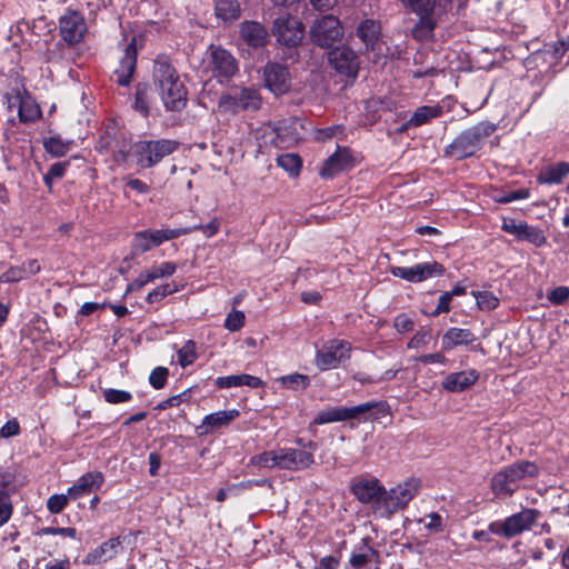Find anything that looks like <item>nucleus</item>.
I'll return each mask as SVG.
<instances>
[{
  "mask_svg": "<svg viewBox=\"0 0 569 569\" xmlns=\"http://www.w3.org/2000/svg\"><path fill=\"white\" fill-rule=\"evenodd\" d=\"M408 6L412 12L419 16L418 27L425 29L428 33L436 28V21L432 18L436 1L435 0H408Z\"/></svg>",
  "mask_w": 569,
  "mask_h": 569,
  "instance_id": "5701e85b",
  "label": "nucleus"
},
{
  "mask_svg": "<svg viewBox=\"0 0 569 569\" xmlns=\"http://www.w3.org/2000/svg\"><path fill=\"white\" fill-rule=\"evenodd\" d=\"M137 64V47L136 40L132 39L126 46L123 56L120 60L119 67L114 70L116 81L118 84L127 87L130 84Z\"/></svg>",
  "mask_w": 569,
  "mask_h": 569,
  "instance_id": "a211bd4d",
  "label": "nucleus"
},
{
  "mask_svg": "<svg viewBox=\"0 0 569 569\" xmlns=\"http://www.w3.org/2000/svg\"><path fill=\"white\" fill-rule=\"evenodd\" d=\"M38 535H61L74 539L77 537V530L72 527H46L40 529Z\"/></svg>",
  "mask_w": 569,
  "mask_h": 569,
  "instance_id": "e2e57ef3",
  "label": "nucleus"
},
{
  "mask_svg": "<svg viewBox=\"0 0 569 569\" xmlns=\"http://www.w3.org/2000/svg\"><path fill=\"white\" fill-rule=\"evenodd\" d=\"M519 488L520 486H516L505 468L497 471L490 480L491 492L497 499L510 498Z\"/></svg>",
  "mask_w": 569,
  "mask_h": 569,
  "instance_id": "393cba45",
  "label": "nucleus"
},
{
  "mask_svg": "<svg viewBox=\"0 0 569 569\" xmlns=\"http://www.w3.org/2000/svg\"><path fill=\"white\" fill-rule=\"evenodd\" d=\"M496 130V123L489 120L480 121L459 132L451 143L445 147L443 154L459 161L471 158Z\"/></svg>",
  "mask_w": 569,
  "mask_h": 569,
  "instance_id": "f03ea898",
  "label": "nucleus"
},
{
  "mask_svg": "<svg viewBox=\"0 0 569 569\" xmlns=\"http://www.w3.org/2000/svg\"><path fill=\"white\" fill-rule=\"evenodd\" d=\"M69 167V161L54 162L50 166L48 172L43 176L44 184L51 190L53 180L62 178Z\"/></svg>",
  "mask_w": 569,
  "mask_h": 569,
  "instance_id": "a18cd8bd",
  "label": "nucleus"
},
{
  "mask_svg": "<svg viewBox=\"0 0 569 569\" xmlns=\"http://www.w3.org/2000/svg\"><path fill=\"white\" fill-rule=\"evenodd\" d=\"M443 114V108L440 104L421 106L417 108L413 113L402 122L399 127L393 129V133H403L410 128H418L431 122Z\"/></svg>",
  "mask_w": 569,
  "mask_h": 569,
  "instance_id": "f3484780",
  "label": "nucleus"
},
{
  "mask_svg": "<svg viewBox=\"0 0 569 569\" xmlns=\"http://www.w3.org/2000/svg\"><path fill=\"white\" fill-rule=\"evenodd\" d=\"M431 338H432L431 329L429 327H422L408 341L407 348L408 349H419L421 347H425V346L429 345Z\"/></svg>",
  "mask_w": 569,
  "mask_h": 569,
  "instance_id": "49530a36",
  "label": "nucleus"
},
{
  "mask_svg": "<svg viewBox=\"0 0 569 569\" xmlns=\"http://www.w3.org/2000/svg\"><path fill=\"white\" fill-rule=\"evenodd\" d=\"M176 264L170 261L162 262L160 266L152 267L150 270L151 273L154 276V280L163 277H169L174 273L176 271Z\"/></svg>",
  "mask_w": 569,
  "mask_h": 569,
  "instance_id": "0e129e2a",
  "label": "nucleus"
},
{
  "mask_svg": "<svg viewBox=\"0 0 569 569\" xmlns=\"http://www.w3.org/2000/svg\"><path fill=\"white\" fill-rule=\"evenodd\" d=\"M152 82L164 108L181 111L188 101V90L168 57L159 56L153 62Z\"/></svg>",
  "mask_w": 569,
  "mask_h": 569,
  "instance_id": "f257e3e1",
  "label": "nucleus"
},
{
  "mask_svg": "<svg viewBox=\"0 0 569 569\" xmlns=\"http://www.w3.org/2000/svg\"><path fill=\"white\" fill-rule=\"evenodd\" d=\"M59 29L62 39L70 44H74L83 39L87 24L79 12L68 11L60 18Z\"/></svg>",
  "mask_w": 569,
  "mask_h": 569,
  "instance_id": "2eb2a0df",
  "label": "nucleus"
},
{
  "mask_svg": "<svg viewBox=\"0 0 569 569\" xmlns=\"http://www.w3.org/2000/svg\"><path fill=\"white\" fill-rule=\"evenodd\" d=\"M548 299L556 306L563 305L569 299V288L565 286L557 287L548 293Z\"/></svg>",
  "mask_w": 569,
  "mask_h": 569,
  "instance_id": "052dcab7",
  "label": "nucleus"
},
{
  "mask_svg": "<svg viewBox=\"0 0 569 569\" xmlns=\"http://www.w3.org/2000/svg\"><path fill=\"white\" fill-rule=\"evenodd\" d=\"M511 480L519 486V482L526 478H537L540 469L538 465L529 460H518L513 463L503 467Z\"/></svg>",
  "mask_w": 569,
  "mask_h": 569,
  "instance_id": "bb28decb",
  "label": "nucleus"
},
{
  "mask_svg": "<svg viewBox=\"0 0 569 569\" xmlns=\"http://www.w3.org/2000/svg\"><path fill=\"white\" fill-rule=\"evenodd\" d=\"M375 551L369 548H362L360 551L352 552L349 563L352 569H369V565L372 562Z\"/></svg>",
  "mask_w": 569,
  "mask_h": 569,
  "instance_id": "4c0bfd02",
  "label": "nucleus"
},
{
  "mask_svg": "<svg viewBox=\"0 0 569 569\" xmlns=\"http://www.w3.org/2000/svg\"><path fill=\"white\" fill-rule=\"evenodd\" d=\"M479 380V372L476 369L451 372L442 381V389L448 392L459 393L470 389Z\"/></svg>",
  "mask_w": 569,
  "mask_h": 569,
  "instance_id": "6ab92c4d",
  "label": "nucleus"
},
{
  "mask_svg": "<svg viewBox=\"0 0 569 569\" xmlns=\"http://www.w3.org/2000/svg\"><path fill=\"white\" fill-rule=\"evenodd\" d=\"M330 66L340 74L355 79L359 71V59L353 50L347 47L336 48L328 53Z\"/></svg>",
  "mask_w": 569,
  "mask_h": 569,
  "instance_id": "4468645a",
  "label": "nucleus"
},
{
  "mask_svg": "<svg viewBox=\"0 0 569 569\" xmlns=\"http://www.w3.org/2000/svg\"><path fill=\"white\" fill-rule=\"evenodd\" d=\"M446 268L438 261L417 263L411 267H393V277L409 282H421L433 277H442Z\"/></svg>",
  "mask_w": 569,
  "mask_h": 569,
  "instance_id": "9b49d317",
  "label": "nucleus"
},
{
  "mask_svg": "<svg viewBox=\"0 0 569 569\" xmlns=\"http://www.w3.org/2000/svg\"><path fill=\"white\" fill-rule=\"evenodd\" d=\"M262 106V97L253 87L234 88L222 94L218 101V109L221 113L237 114L241 111H257Z\"/></svg>",
  "mask_w": 569,
  "mask_h": 569,
  "instance_id": "20e7f679",
  "label": "nucleus"
},
{
  "mask_svg": "<svg viewBox=\"0 0 569 569\" xmlns=\"http://www.w3.org/2000/svg\"><path fill=\"white\" fill-rule=\"evenodd\" d=\"M540 512L537 509L526 508L507 517L502 521H492L488 525L491 533L511 539L522 532L530 530Z\"/></svg>",
  "mask_w": 569,
  "mask_h": 569,
  "instance_id": "423d86ee",
  "label": "nucleus"
},
{
  "mask_svg": "<svg viewBox=\"0 0 569 569\" xmlns=\"http://www.w3.org/2000/svg\"><path fill=\"white\" fill-rule=\"evenodd\" d=\"M279 381L282 383V386L293 390H305L310 383L309 377L301 373L283 376L279 379Z\"/></svg>",
  "mask_w": 569,
  "mask_h": 569,
  "instance_id": "37998d69",
  "label": "nucleus"
},
{
  "mask_svg": "<svg viewBox=\"0 0 569 569\" xmlns=\"http://www.w3.org/2000/svg\"><path fill=\"white\" fill-rule=\"evenodd\" d=\"M149 240L154 247L160 246L164 241L177 239L180 236H186L192 232L191 228H177V229H147Z\"/></svg>",
  "mask_w": 569,
  "mask_h": 569,
  "instance_id": "2f4dec72",
  "label": "nucleus"
},
{
  "mask_svg": "<svg viewBox=\"0 0 569 569\" xmlns=\"http://www.w3.org/2000/svg\"><path fill=\"white\" fill-rule=\"evenodd\" d=\"M210 60L209 64L214 78L222 83L224 80L231 79L238 72L237 59L224 48L220 46L209 47Z\"/></svg>",
  "mask_w": 569,
  "mask_h": 569,
  "instance_id": "9d476101",
  "label": "nucleus"
},
{
  "mask_svg": "<svg viewBox=\"0 0 569 569\" xmlns=\"http://www.w3.org/2000/svg\"><path fill=\"white\" fill-rule=\"evenodd\" d=\"M475 297L481 310L491 311L499 306V299L490 291H479Z\"/></svg>",
  "mask_w": 569,
  "mask_h": 569,
  "instance_id": "09e8293b",
  "label": "nucleus"
},
{
  "mask_svg": "<svg viewBox=\"0 0 569 569\" xmlns=\"http://www.w3.org/2000/svg\"><path fill=\"white\" fill-rule=\"evenodd\" d=\"M19 119L23 123H32L37 121L40 116L41 111L38 106L30 101L20 100L19 101Z\"/></svg>",
  "mask_w": 569,
  "mask_h": 569,
  "instance_id": "58836bf2",
  "label": "nucleus"
},
{
  "mask_svg": "<svg viewBox=\"0 0 569 569\" xmlns=\"http://www.w3.org/2000/svg\"><path fill=\"white\" fill-rule=\"evenodd\" d=\"M241 39L252 48H261L267 43L268 31L257 21H244L240 28Z\"/></svg>",
  "mask_w": 569,
  "mask_h": 569,
  "instance_id": "b1692460",
  "label": "nucleus"
},
{
  "mask_svg": "<svg viewBox=\"0 0 569 569\" xmlns=\"http://www.w3.org/2000/svg\"><path fill=\"white\" fill-rule=\"evenodd\" d=\"M120 545L121 540L119 537L104 541L86 556L83 563L96 565L112 559L118 553Z\"/></svg>",
  "mask_w": 569,
  "mask_h": 569,
  "instance_id": "a878e982",
  "label": "nucleus"
},
{
  "mask_svg": "<svg viewBox=\"0 0 569 569\" xmlns=\"http://www.w3.org/2000/svg\"><path fill=\"white\" fill-rule=\"evenodd\" d=\"M421 479L410 477L393 487V515L396 509H403L419 492Z\"/></svg>",
  "mask_w": 569,
  "mask_h": 569,
  "instance_id": "412c9836",
  "label": "nucleus"
},
{
  "mask_svg": "<svg viewBox=\"0 0 569 569\" xmlns=\"http://www.w3.org/2000/svg\"><path fill=\"white\" fill-rule=\"evenodd\" d=\"M178 362L182 368L192 365L197 359L196 342L188 340L177 352Z\"/></svg>",
  "mask_w": 569,
  "mask_h": 569,
  "instance_id": "a19ab883",
  "label": "nucleus"
},
{
  "mask_svg": "<svg viewBox=\"0 0 569 569\" xmlns=\"http://www.w3.org/2000/svg\"><path fill=\"white\" fill-rule=\"evenodd\" d=\"M272 34L282 46L292 48L301 43L305 36V26L296 18L288 14L274 19Z\"/></svg>",
  "mask_w": 569,
  "mask_h": 569,
  "instance_id": "1a4fd4ad",
  "label": "nucleus"
},
{
  "mask_svg": "<svg viewBox=\"0 0 569 569\" xmlns=\"http://www.w3.org/2000/svg\"><path fill=\"white\" fill-rule=\"evenodd\" d=\"M278 450L264 451L250 458L249 465L259 468H279L280 455Z\"/></svg>",
  "mask_w": 569,
  "mask_h": 569,
  "instance_id": "f704fd0d",
  "label": "nucleus"
},
{
  "mask_svg": "<svg viewBox=\"0 0 569 569\" xmlns=\"http://www.w3.org/2000/svg\"><path fill=\"white\" fill-rule=\"evenodd\" d=\"M475 333L469 329L449 328L442 336L441 345L443 350H451L458 346H467L476 340Z\"/></svg>",
  "mask_w": 569,
  "mask_h": 569,
  "instance_id": "cd10ccee",
  "label": "nucleus"
},
{
  "mask_svg": "<svg viewBox=\"0 0 569 569\" xmlns=\"http://www.w3.org/2000/svg\"><path fill=\"white\" fill-rule=\"evenodd\" d=\"M501 230L506 233L512 234L516 240H519L522 230V221L517 222L513 218H502Z\"/></svg>",
  "mask_w": 569,
  "mask_h": 569,
  "instance_id": "bf43d9fd",
  "label": "nucleus"
},
{
  "mask_svg": "<svg viewBox=\"0 0 569 569\" xmlns=\"http://www.w3.org/2000/svg\"><path fill=\"white\" fill-rule=\"evenodd\" d=\"M280 469L299 471L310 468L315 463L313 455L306 450L295 448H280Z\"/></svg>",
  "mask_w": 569,
  "mask_h": 569,
  "instance_id": "dca6fc26",
  "label": "nucleus"
},
{
  "mask_svg": "<svg viewBox=\"0 0 569 569\" xmlns=\"http://www.w3.org/2000/svg\"><path fill=\"white\" fill-rule=\"evenodd\" d=\"M190 397H191V390L187 389V390L182 391L179 395L169 397L168 399L159 402L157 405L156 409H158V410H166V409L171 408V407H178L182 402L189 401Z\"/></svg>",
  "mask_w": 569,
  "mask_h": 569,
  "instance_id": "864d4df0",
  "label": "nucleus"
},
{
  "mask_svg": "<svg viewBox=\"0 0 569 569\" xmlns=\"http://www.w3.org/2000/svg\"><path fill=\"white\" fill-rule=\"evenodd\" d=\"M393 329L400 333L411 332L415 329V321L406 313H399L393 318Z\"/></svg>",
  "mask_w": 569,
  "mask_h": 569,
  "instance_id": "4d7b16f0",
  "label": "nucleus"
},
{
  "mask_svg": "<svg viewBox=\"0 0 569 569\" xmlns=\"http://www.w3.org/2000/svg\"><path fill=\"white\" fill-rule=\"evenodd\" d=\"M178 148L179 142L176 140L139 141L133 144V158L137 166L148 169L173 153Z\"/></svg>",
  "mask_w": 569,
  "mask_h": 569,
  "instance_id": "39448f33",
  "label": "nucleus"
},
{
  "mask_svg": "<svg viewBox=\"0 0 569 569\" xmlns=\"http://www.w3.org/2000/svg\"><path fill=\"white\" fill-rule=\"evenodd\" d=\"M531 192L528 188H521L513 191L503 192L500 196L495 197L497 203H510L516 200H525L530 197Z\"/></svg>",
  "mask_w": 569,
  "mask_h": 569,
  "instance_id": "8fccbe9b",
  "label": "nucleus"
},
{
  "mask_svg": "<svg viewBox=\"0 0 569 569\" xmlns=\"http://www.w3.org/2000/svg\"><path fill=\"white\" fill-rule=\"evenodd\" d=\"M351 493L365 505H370L375 516L389 518L391 516V495L375 477L358 476L351 479Z\"/></svg>",
  "mask_w": 569,
  "mask_h": 569,
  "instance_id": "7ed1b4c3",
  "label": "nucleus"
},
{
  "mask_svg": "<svg viewBox=\"0 0 569 569\" xmlns=\"http://www.w3.org/2000/svg\"><path fill=\"white\" fill-rule=\"evenodd\" d=\"M353 166V158L347 148H338L323 163L320 176L322 178H332L341 171L348 170Z\"/></svg>",
  "mask_w": 569,
  "mask_h": 569,
  "instance_id": "aec40b11",
  "label": "nucleus"
},
{
  "mask_svg": "<svg viewBox=\"0 0 569 569\" xmlns=\"http://www.w3.org/2000/svg\"><path fill=\"white\" fill-rule=\"evenodd\" d=\"M381 33L380 23L373 19L363 20L357 28V36L367 48L375 49Z\"/></svg>",
  "mask_w": 569,
  "mask_h": 569,
  "instance_id": "c756f323",
  "label": "nucleus"
},
{
  "mask_svg": "<svg viewBox=\"0 0 569 569\" xmlns=\"http://www.w3.org/2000/svg\"><path fill=\"white\" fill-rule=\"evenodd\" d=\"M154 280V276L150 270L139 274L131 283L128 284L127 291L140 290L142 287Z\"/></svg>",
  "mask_w": 569,
  "mask_h": 569,
  "instance_id": "338daca9",
  "label": "nucleus"
},
{
  "mask_svg": "<svg viewBox=\"0 0 569 569\" xmlns=\"http://www.w3.org/2000/svg\"><path fill=\"white\" fill-rule=\"evenodd\" d=\"M343 36V28L340 20L332 16L326 14L318 18L310 28L311 41L321 48H329L339 41Z\"/></svg>",
  "mask_w": 569,
  "mask_h": 569,
  "instance_id": "6e6552de",
  "label": "nucleus"
},
{
  "mask_svg": "<svg viewBox=\"0 0 569 569\" xmlns=\"http://www.w3.org/2000/svg\"><path fill=\"white\" fill-rule=\"evenodd\" d=\"M518 241H527L539 248L546 244L547 238L540 228L530 226L527 221H522V230Z\"/></svg>",
  "mask_w": 569,
  "mask_h": 569,
  "instance_id": "72a5a7b5",
  "label": "nucleus"
},
{
  "mask_svg": "<svg viewBox=\"0 0 569 569\" xmlns=\"http://www.w3.org/2000/svg\"><path fill=\"white\" fill-rule=\"evenodd\" d=\"M569 174V162L560 161L545 167L537 176L539 184H560Z\"/></svg>",
  "mask_w": 569,
  "mask_h": 569,
  "instance_id": "c85d7f7f",
  "label": "nucleus"
},
{
  "mask_svg": "<svg viewBox=\"0 0 569 569\" xmlns=\"http://www.w3.org/2000/svg\"><path fill=\"white\" fill-rule=\"evenodd\" d=\"M153 243L149 240V234L146 230L134 233L132 239V251L134 253H144L153 248Z\"/></svg>",
  "mask_w": 569,
  "mask_h": 569,
  "instance_id": "de8ad7c7",
  "label": "nucleus"
},
{
  "mask_svg": "<svg viewBox=\"0 0 569 569\" xmlns=\"http://www.w3.org/2000/svg\"><path fill=\"white\" fill-rule=\"evenodd\" d=\"M71 142H64L60 137H50L44 141V149L53 157H62L70 149Z\"/></svg>",
  "mask_w": 569,
  "mask_h": 569,
  "instance_id": "79ce46f5",
  "label": "nucleus"
},
{
  "mask_svg": "<svg viewBox=\"0 0 569 569\" xmlns=\"http://www.w3.org/2000/svg\"><path fill=\"white\" fill-rule=\"evenodd\" d=\"M22 279H27L22 264L10 268L1 276V280L4 282H16Z\"/></svg>",
  "mask_w": 569,
  "mask_h": 569,
  "instance_id": "774afa93",
  "label": "nucleus"
},
{
  "mask_svg": "<svg viewBox=\"0 0 569 569\" xmlns=\"http://www.w3.org/2000/svg\"><path fill=\"white\" fill-rule=\"evenodd\" d=\"M120 131L116 126H108L104 133L101 134L97 142V149L100 152L110 151L119 136Z\"/></svg>",
  "mask_w": 569,
  "mask_h": 569,
  "instance_id": "c03bdc74",
  "label": "nucleus"
},
{
  "mask_svg": "<svg viewBox=\"0 0 569 569\" xmlns=\"http://www.w3.org/2000/svg\"><path fill=\"white\" fill-rule=\"evenodd\" d=\"M277 163L291 176H297L301 168V159L295 153H284L277 158Z\"/></svg>",
  "mask_w": 569,
  "mask_h": 569,
  "instance_id": "ea45409f",
  "label": "nucleus"
},
{
  "mask_svg": "<svg viewBox=\"0 0 569 569\" xmlns=\"http://www.w3.org/2000/svg\"><path fill=\"white\" fill-rule=\"evenodd\" d=\"M12 515V505L8 495H0V527L3 526Z\"/></svg>",
  "mask_w": 569,
  "mask_h": 569,
  "instance_id": "680f3d73",
  "label": "nucleus"
},
{
  "mask_svg": "<svg viewBox=\"0 0 569 569\" xmlns=\"http://www.w3.org/2000/svg\"><path fill=\"white\" fill-rule=\"evenodd\" d=\"M103 398L111 405H118L130 401L132 399V395L129 391L110 388L103 390Z\"/></svg>",
  "mask_w": 569,
  "mask_h": 569,
  "instance_id": "603ef678",
  "label": "nucleus"
},
{
  "mask_svg": "<svg viewBox=\"0 0 569 569\" xmlns=\"http://www.w3.org/2000/svg\"><path fill=\"white\" fill-rule=\"evenodd\" d=\"M149 93L150 87L146 82H140L136 86L133 108L143 116L149 114Z\"/></svg>",
  "mask_w": 569,
  "mask_h": 569,
  "instance_id": "e433bc0d",
  "label": "nucleus"
},
{
  "mask_svg": "<svg viewBox=\"0 0 569 569\" xmlns=\"http://www.w3.org/2000/svg\"><path fill=\"white\" fill-rule=\"evenodd\" d=\"M376 407H379L381 411H386L389 406L387 402H365L353 407H330L318 412L312 420V425H325L356 419Z\"/></svg>",
  "mask_w": 569,
  "mask_h": 569,
  "instance_id": "0eeeda50",
  "label": "nucleus"
},
{
  "mask_svg": "<svg viewBox=\"0 0 569 569\" xmlns=\"http://www.w3.org/2000/svg\"><path fill=\"white\" fill-rule=\"evenodd\" d=\"M178 291V287L171 283L161 284L150 291L146 298L147 302L154 303Z\"/></svg>",
  "mask_w": 569,
  "mask_h": 569,
  "instance_id": "3c124183",
  "label": "nucleus"
},
{
  "mask_svg": "<svg viewBox=\"0 0 569 569\" xmlns=\"http://www.w3.org/2000/svg\"><path fill=\"white\" fill-rule=\"evenodd\" d=\"M451 300L452 299L450 298L449 293H447L446 291L442 292L441 296L439 297V300H438V303H437L436 308L429 315L431 317H438L441 313L449 312L450 308H451L450 307Z\"/></svg>",
  "mask_w": 569,
  "mask_h": 569,
  "instance_id": "69168bd1",
  "label": "nucleus"
},
{
  "mask_svg": "<svg viewBox=\"0 0 569 569\" xmlns=\"http://www.w3.org/2000/svg\"><path fill=\"white\" fill-rule=\"evenodd\" d=\"M237 417H239V411L236 409L210 413V415L206 416L203 419L202 427L206 428L203 433H208L212 429L226 427L232 420H234Z\"/></svg>",
  "mask_w": 569,
  "mask_h": 569,
  "instance_id": "7c9ffc66",
  "label": "nucleus"
},
{
  "mask_svg": "<svg viewBox=\"0 0 569 569\" xmlns=\"http://www.w3.org/2000/svg\"><path fill=\"white\" fill-rule=\"evenodd\" d=\"M216 16L224 22H232L240 17L241 8L238 0H216Z\"/></svg>",
  "mask_w": 569,
  "mask_h": 569,
  "instance_id": "473e14b6",
  "label": "nucleus"
},
{
  "mask_svg": "<svg viewBox=\"0 0 569 569\" xmlns=\"http://www.w3.org/2000/svg\"><path fill=\"white\" fill-rule=\"evenodd\" d=\"M350 345L343 340H331L317 352V366L321 370L336 368L342 360L349 358Z\"/></svg>",
  "mask_w": 569,
  "mask_h": 569,
  "instance_id": "ddd939ff",
  "label": "nucleus"
},
{
  "mask_svg": "<svg viewBox=\"0 0 569 569\" xmlns=\"http://www.w3.org/2000/svg\"><path fill=\"white\" fill-rule=\"evenodd\" d=\"M263 82L276 96L287 93L291 87V77L286 66L268 62L263 67Z\"/></svg>",
  "mask_w": 569,
  "mask_h": 569,
  "instance_id": "f8f14e48",
  "label": "nucleus"
},
{
  "mask_svg": "<svg viewBox=\"0 0 569 569\" xmlns=\"http://www.w3.org/2000/svg\"><path fill=\"white\" fill-rule=\"evenodd\" d=\"M133 151V146L131 144V140L127 138L124 132L119 133L113 148H111V152L113 153V159L118 163H122L127 160V157L130 151Z\"/></svg>",
  "mask_w": 569,
  "mask_h": 569,
  "instance_id": "c9c22d12",
  "label": "nucleus"
},
{
  "mask_svg": "<svg viewBox=\"0 0 569 569\" xmlns=\"http://www.w3.org/2000/svg\"><path fill=\"white\" fill-rule=\"evenodd\" d=\"M103 480V475L100 471L87 472L68 489V496L73 500L83 497L93 490H98L102 486Z\"/></svg>",
  "mask_w": 569,
  "mask_h": 569,
  "instance_id": "4be33fe9",
  "label": "nucleus"
},
{
  "mask_svg": "<svg viewBox=\"0 0 569 569\" xmlns=\"http://www.w3.org/2000/svg\"><path fill=\"white\" fill-rule=\"evenodd\" d=\"M169 370L166 367L154 368L149 377V382L154 389H162L167 383Z\"/></svg>",
  "mask_w": 569,
  "mask_h": 569,
  "instance_id": "6e6d98bb",
  "label": "nucleus"
},
{
  "mask_svg": "<svg viewBox=\"0 0 569 569\" xmlns=\"http://www.w3.org/2000/svg\"><path fill=\"white\" fill-rule=\"evenodd\" d=\"M244 319L246 317L242 311L233 309L227 315V318L224 320V327L229 331H238L243 327Z\"/></svg>",
  "mask_w": 569,
  "mask_h": 569,
  "instance_id": "5fc2aeb1",
  "label": "nucleus"
},
{
  "mask_svg": "<svg viewBox=\"0 0 569 569\" xmlns=\"http://www.w3.org/2000/svg\"><path fill=\"white\" fill-rule=\"evenodd\" d=\"M68 498H70L67 495H53L51 496L48 501H47V508L48 510L53 513V515H57V513H60L64 507L67 506L68 503Z\"/></svg>",
  "mask_w": 569,
  "mask_h": 569,
  "instance_id": "13d9d810",
  "label": "nucleus"
}]
</instances>
